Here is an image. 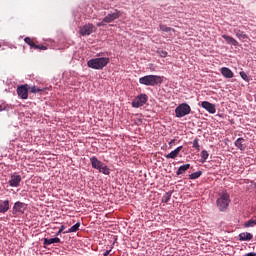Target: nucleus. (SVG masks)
Masks as SVG:
<instances>
[{
  "mask_svg": "<svg viewBox=\"0 0 256 256\" xmlns=\"http://www.w3.org/2000/svg\"><path fill=\"white\" fill-rule=\"evenodd\" d=\"M105 25H107V24L105 23V20H102L101 22H98V23H97V27H105Z\"/></svg>",
  "mask_w": 256,
  "mask_h": 256,
  "instance_id": "72a5a7b5",
  "label": "nucleus"
},
{
  "mask_svg": "<svg viewBox=\"0 0 256 256\" xmlns=\"http://www.w3.org/2000/svg\"><path fill=\"white\" fill-rule=\"evenodd\" d=\"M79 227H81V223L77 222L75 225H73L64 233H77V230L79 229Z\"/></svg>",
  "mask_w": 256,
  "mask_h": 256,
  "instance_id": "4be33fe9",
  "label": "nucleus"
},
{
  "mask_svg": "<svg viewBox=\"0 0 256 256\" xmlns=\"http://www.w3.org/2000/svg\"><path fill=\"white\" fill-rule=\"evenodd\" d=\"M253 239V234L249 232H242L239 234V241H251Z\"/></svg>",
  "mask_w": 256,
  "mask_h": 256,
  "instance_id": "f3484780",
  "label": "nucleus"
},
{
  "mask_svg": "<svg viewBox=\"0 0 256 256\" xmlns=\"http://www.w3.org/2000/svg\"><path fill=\"white\" fill-rule=\"evenodd\" d=\"M190 167H191V164H184L180 166L176 172V175H183L185 171L189 170Z\"/></svg>",
  "mask_w": 256,
  "mask_h": 256,
  "instance_id": "aec40b11",
  "label": "nucleus"
},
{
  "mask_svg": "<svg viewBox=\"0 0 256 256\" xmlns=\"http://www.w3.org/2000/svg\"><path fill=\"white\" fill-rule=\"evenodd\" d=\"M222 37L226 41V43H228V45H233L234 47H237V45H239V42H237V40H235V38L231 36L222 35Z\"/></svg>",
  "mask_w": 256,
  "mask_h": 256,
  "instance_id": "dca6fc26",
  "label": "nucleus"
},
{
  "mask_svg": "<svg viewBox=\"0 0 256 256\" xmlns=\"http://www.w3.org/2000/svg\"><path fill=\"white\" fill-rule=\"evenodd\" d=\"M240 77L244 80V81H249V76H247V73L245 72H240Z\"/></svg>",
  "mask_w": 256,
  "mask_h": 256,
  "instance_id": "7c9ffc66",
  "label": "nucleus"
},
{
  "mask_svg": "<svg viewBox=\"0 0 256 256\" xmlns=\"http://www.w3.org/2000/svg\"><path fill=\"white\" fill-rule=\"evenodd\" d=\"M139 83L140 85L155 87V85H160V83H163V78L157 75H147L139 78Z\"/></svg>",
  "mask_w": 256,
  "mask_h": 256,
  "instance_id": "f257e3e1",
  "label": "nucleus"
},
{
  "mask_svg": "<svg viewBox=\"0 0 256 256\" xmlns=\"http://www.w3.org/2000/svg\"><path fill=\"white\" fill-rule=\"evenodd\" d=\"M158 55H160V57H167V51L158 50Z\"/></svg>",
  "mask_w": 256,
  "mask_h": 256,
  "instance_id": "473e14b6",
  "label": "nucleus"
},
{
  "mask_svg": "<svg viewBox=\"0 0 256 256\" xmlns=\"http://www.w3.org/2000/svg\"><path fill=\"white\" fill-rule=\"evenodd\" d=\"M13 215H18V213L23 214L25 213V203L17 201L14 203V206L12 208Z\"/></svg>",
  "mask_w": 256,
  "mask_h": 256,
  "instance_id": "1a4fd4ad",
  "label": "nucleus"
},
{
  "mask_svg": "<svg viewBox=\"0 0 256 256\" xmlns=\"http://www.w3.org/2000/svg\"><path fill=\"white\" fill-rule=\"evenodd\" d=\"M3 109H4L3 106L0 105V111H3Z\"/></svg>",
  "mask_w": 256,
  "mask_h": 256,
  "instance_id": "58836bf2",
  "label": "nucleus"
},
{
  "mask_svg": "<svg viewBox=\"0 0 256 256\" xmlns=\"http://www.w3.org/2000/svg\"><path fill=\"white\" fill-rule=\"evenodd\" d=\"M33 49H39V45H37V44H35V42H34V44L31 46Z\"/></svg>",
  "mask_w": 256,
  "mask_h": 256,
  "instance_id": "c9c22d12",
  "label": "nucleus"
},
{
  "mask_svg": "<svg viewBox=\"0 0 256 256\" xmlns=\"http://www.w3.org/2000/svg\"><path fill=\"white\" fill-rule=\"evenodd\" d=\"M9 211V200L0 202V213H7Z\"/></svg>",
  "mask_w": 256,
  "mask_h": 256,
  "instance_id": "6ab92c4d",
  "label": "nucleus"
},
{
  "mask_svg": "<svg viewBox=\"0 0 256 256\" xmlns=\"http://www.w3.org/2000/svg\"><path fill=\"white\" fill-rule=\"evenodd\" d=\"M31 93H41V89L38 87H31Z\"/></svg>",
  "mask_w": 256,
  "mask_h": 256,
  "instance_id": "2f4dec72",
  "label": "nucleus"
},
{
  "mask_svg": "<svg viewBox=\"0 0 256 256\" xmlns=\"http://www.w3.org/2000/svg\"><path fill=\"white\" fill-rule=\"evenodd\" d=\"M192 147H193L194 149H197V151H199V149H200V147H201V146L199 145V140L195 139V140L193 141Z\"/></svg>",
  "mask_w": 256,
  "mask_h": 256,
  "instance_id": "c85d7f7f",
  "label": "nucleus"
},
{
  "mask_svg": "<svg viewBox=\"0 0 256 256\" xmlns=\"http://www.w3.org/2000/svg\"><path fill=\"white\" fill-rule=\"evenodd\" d=\"M234 33L237 39L240 41H247V39H249V36H247V34H245V32L241 31L239 28H235Z\"/></svg>",
  "mask_w": 256,
  "mask_h": 256,
  "instance_id": "ddd939ff",
  "label": "nucleus"
},
{
  "mask_svg": "<svg viewBox=\"0 0 256 256\" xmlns=\"http://www.w3.org/2000/svg\"><path fill=\"white\" fill-rule=\"evenodd\" d=\"M203 175V172L197 171L189 175V179H199Z\"/></svg>",
  "mask_w": 256,
  "mask_h": 256,
  "instance_id": "a878e982",
  "label": "nucleus"
},
{
  "mask_svg": "<svg viewBox=\"0 0 256 256\" xmlns=\"http://www.w3.org/2000/svg\"><path fill=\"white\" fill-rule=\"evenodd\" d=\"M145 103H147V94H141L132 101V107L138 109V107H143Z\"/></svg>",
  "mask_w": 256,
  "mask_h": 256,
  "instance_id": "423d86ee",
  "label": "nucleus"
},
{
  "mask_svg": "<svg viewBox=\"0 0 256 256\" xmlns=\"http://www.w3.org/2000/svg\"><path fill=\"white\" fill-rule=\"evenodd\" d=\"M39 49H41L42 51H45L47 49L46 46H39Z\"/></svg>",
  "mask_w": 256,
  "mask_h": 256,
  "instance_id": "4c0bfd02",
  "label": "nucleus"
},
{
  "mask_svg": "<svg viewBox=\"0 0 256 256\" xmlns=\"http://www.w3.org/2000/svg\"><path fill=\"white\" fill-rule=\"evenodd\" d=\"M217 207L220 211H225L227 207H229V203H231V198L229 196V193L227 191H222L219 194V197L216 201Z\"/></svg>",
  "mask_w": 256,
  "mask_h": 256,
  "instance_id": "f03ea898",
  "label": "nucleus"
},
{
  "mask_svg": "<svg viewBox=\"0 0 256 256\" xmlns=\"http://www.w3.org/2000/svg\"><path fill=\"white\" fill-rule=\"evenodd\" d=\"M120 17H121V11L115 10L113 13H109L107 16H105L103 18V21L107 25L108 23H113V21H115L116 19H119Z\"/></svg>",
  "mask_w": 256,
  "mask_h": 256,
  "instance_id": "0eeeda50",
  "label": "nucleus"
},
{
  "mask_svg": "<svg viewBox=\"0 0 256 256\" xmlns=\"http://www.w3.org/2000/svg\"><path fill=\"white\" fill-rule=\"evenodd\" d=\"M235 147H237L238 149H240V151H245V148L247 146H245V139L243 138H238L236 141H235Z\"/></svg>",
  "mask_w": 256,
  "mask_h": 256,
  "instance_id": "a211bd4d",
  "label": "nucleus"
},
{
  "mask_svg": "<svg viewBox=\"0 0 256 256\" xmlns=\"http://www.w3.org/2000/svg\"><path fill=\"white\" fill-rule=\"evenodd\" d=\"M255 225H256V220H253V219L248 220L244 224L245 227H255Z\"/></svg>",
  "mask_w": 256,
  "mask_h": 256,
  "instance_id": "bb28decb",
  "label": "nucleus"
},
{
  "mask_svg": "<svg viewBox=\"0 0 256 256\" xmlns=\"http://www.w3.org/2000/svg\"><path fill=\"white\" fill-rule=\"evenodd\" d=\"M98 171L99 173H103V175H109L111 173V170L105 164H102Z\"/></svg>",
  "mask_w": 256,
  "mask_h": 256,
  "instance_id": "5701e85b",
  "label": "nucleus"
},
{
  "mask_svg": "<svg viewBox=\"0 0 256 256\" xmlns=\"http://www.w3.org/2000/svg\"><path fill=\"white\" fill-rule=\"evenodd\" d=\"M95 31H97V27L91 23L80 27V35H82V37H87L91 35V33H95Z\"/></svg>",
  "mask_w": 256,
  "mask_h": 256,
  "instance_id": "39448f33",
  "label": "nucleus"
},
{
  "mask_svg": "<svg viewBox=\"0 0 256 256\" xmlns=\"http://www.w3.org/2000/svg\"><path fill=\"white\" fill-rule=\"evenodd\" d=\"M201 107L208 111L211 115H215L217 113V109L215 108V104H211V102L203 101L201 102Z\"/></svg>",
  "mask_w": 256,
  "mask_h": 256,
  "instance_id": "9d476101",
  "label": "nucleus"
},
{
  "mask_svg": "<svg viewBox=\"0 0 256 256\" xmlns=\"http://www.w3.org/2000/svg\"><path fill=\"white\" fill-rule=\"evenodd\" d=\"M109 63V58L107 57H102V58H93L90 59L87 62L88 67H90V69H103V67H107Z\"/></svg>",
  "mask_w": 256,
  "mask_h": 256,
  "instance_id": "7ed1b4c3",
  "label": "nucleus"
},
{
  "mask_svg": "<svg viewBox=\"0 0 256 256\" xmlns=\"http://www.w3.org/2000/svg\"><path fill=\"white\" fill-rule=\"evenodd\" d=\"M182 149H183V146H178L175 150L171 151L169 154L165 156L166 159H177Z\"/></svg>",
  "mask_w": 256,
  "mask_h": 256,
  "instance_id": "f8f14e48",
  "label": "nucleus"
},
{
  "mask_svg": "<svg viewBox=\"0 0 256 256\" xmlns=\"http://www.w3.org/2000/svg\"><path fill=\"white\" fill-rule=\"evenodd\" d=\"M21 179V175L14 173L10 175L8 183L10 187H19L21 185Z\"/></svg>",
  "mask_w": 256,
  "mask_h": 256,
  "instance_id": "6e6552de",
  "label": "nucleus"
},
{
  "mask_svg": "<svg viewBox=\"0 0 256 256\" xmlns=\"http://www.w3.org/2000/svg\"><path fill=\"white\" fill-rule=\"evenodd\" d=\"M161 31H165L166 33H170V35H173L175 33V30L171 27H167L166 25H160Z\"/></svg>",
  "mask_w": 256,
  "mask_h": 256,
  "instance_id": "b1692460",
  "label": "nucleus"
},
{
  "mask_svg": "<svg viewBox=\"0 0 256 256\" xmlns=\"http://www.w3.org/2000/svg\"><path fill=\"white\" fill-rule=\"evenodd\" d=\"M53 243H61V239L59 238H50V239H47L45 238L44 239V245H53Z\"/></svg>",
  "mask_w": 256,
  "mask_h": 256,
  "instance_id": "412c9836",
  "label": "nucleus"
},
{
  "mask_svg": "<svg viewBox=\"0 0 256 256\" xmlns=\"http://www.w3.org/2000/svg\"><path fill=\"white\" fill-rule=\"evenodd\" d=\"M201 163H205V161H207V159H209V152H207V150H202L201 152Z\"/></svg>",
  "mask_w": 256,
  "mask_h": 256,
  "instance_id": "393cba45",
  "label": "nucleus"
},
{
  "mask_svg": "<svg viewBox=\"0 0 256 256\" xmlns=\"http://www.w3.org/2000/svg\"><path fill=\"white\" fill-rule=\"evenodd\" d=\"M109 253H111V250L105 251L103 255H104V256H109Z\"/></svg>",
  "mask_w": 256,
  "mask_h": 256,
  "instance_id": "e433bc0d",
  "label": "nucleus"
},
{
  "mask_svg": "<svg viewBox=\"0 0 256 256\" xmlns=\"http://www.w3.org/2000/svg\"><path fill=\"white\" fill-rule=\"evenodd\" d=\"M176 117L181 118L191 113V106L187 103H182L175 109Z\"/></svg>",
  "mask_w": 256,
  "mask_h": 256,
  "instance_id": "20e7f679",
  "label": "nucleus"
},
{
  "mask_svg": "<svg viewBox=\"0 0 256 256\" xmlns=\"http://www.w3.org/2000/svg\"><path fill=\"white\" fill-rule=\"evenodd\" d=\"M171 199V192L166 193V195L163 197L164 203H169Z\"/></svg>",
  "mask_w": 256,
  "mask_h": 256,
  "instance_id": "cd10ccee",
  "label": "nucleus"
},
{
  "mask_svg": "<svg viewBox=\"0 0 256 256\" xmlns=\"http://www.w3.org/2000/svg\"><path fill=\"white\" fill-rule=\"evenodd\" d=\"M63 231H65V227L62 225L59 229V231L56 233V235H61V233H63Z\"/></svg>",
  "mask_w": 256,
  "mask_h": 256,
  "instance_id": "f704fd0d",
  "label": "nucleus"
},
{
  "mask_svg": "<svg viewBox=\"0 0 256 256\" xmlns=\"http://www.w3.org/2000/svg\"><path fill=\"white\" fill-rule=\"evenodd\" d=\"M24 41H25V43H27V45H29L30 47H33L34 42H33V40H31V38L26 37L24 39Z\"/></svg>",
  "mask_w": 256,
  "mask_h": 256,
  "instance_id": "c756f323",
  "label": "nucleus"
},
{
  "mask_svg": "<svg viewBox=\"0 0 256 256\" xmlns=\"http://www.w3.org/2000/svg\"><path fill=\"white\" fill-rule=\"evenodd\" d=\"M221 73L226 79H233V71L227 67L221 68Z\"/></svg>",
  "mask_w": 256,
  "mask_h": 256,
  "instance_id": "2eb2a0df",
  "label": "nucleus"
},
{
  "mask_svg": "<svg viewBox=\"0 0 256 256\" xmlns=\"http://www.w3.org/2000/svg\"><path fill=\"white\" fill-rule=\"evenodd\" d=\"M91 165L93 169H97L98 171L101 169V166L103 165V162H101L97 157L92 156L90 158Z\"/></svg>",
  "mask_w": 256,
  "mask_h": 256,
  "instance_id": "4468645a",
  "label": "nucleus"
},
{
  "mask_svg": "<svg viewBox=\"0 0 256 256\" xmlns=\"http://www.w3.org/2000/svg\"><path fill=\"white\" fill-rule=\"evenodd\" d=\"M17 94L20 99H27L29 97V91L27 90V85H22L17 88Z\"/></svg>",
  "mask_w": 256,
  "mask_h": 256,
  "instance_id": "9b49d317",
  "label": "nucleus"
}]
</instances>
